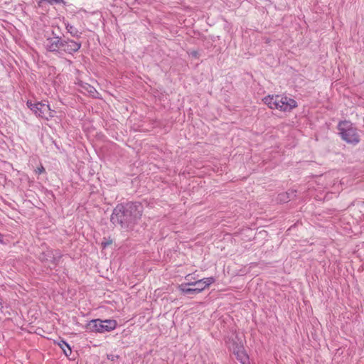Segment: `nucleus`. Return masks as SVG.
Listing matches in <instances>:
<instances>
[{
	"instance_id": "obj_5",
	"label": "nucleus",
	"mask_w": 364,
	"mask_h": 364,
	"mask_svg": "<svg viewBox=\"0 0 364 364\" xmlns=\"http://www.w3.org/2000/svg\"><path fill=\"white\" fill-rule=\"evenodd\" d=\"M339 134L344 141L350 144H358L360 141L357 129L349 121L341 122L338 125Z\"/></svg>"
},
{
	"instance_id": "obj_15",
	"label": "nucleus",
	"mask_w": 364,
	"mask_h": 364,
	"mask_svg": "<svg viewBox=\"0 0 364 364\" xmlns=\"http://www.w3.org/2000/svg\"><path fill=\"white\" fill-rule=\"evenodd\" d=\"M35 172H36V173H38V174L43 173L45 172V168H44V167L42 165H41L39 167H38L35 170Z\"/></svg>"
},
{
	"instance_id": "obj_9",
	"label": "nucleus",
	"mask_w": 364,
	"mask_h": 364,
	"mask_svg": "<svg viewBox=\"0 0 364 364\" xmlns=\"http://www.w3.org/2000/svg\"><path fill=\"white\" fill-rule=\"evenodd\" d=\"M215 279L214 277H207L201 279H198L194 282H189L188 284L194 287L195 289H199L198 294L203 291L205 288L208 287L210 284L214 283Z\"/></svg>"
},
{
	"instance_id": "obj_14",
	"label": "nucleus",
	"mask_w": 364,
	"mask_h": 364,
	"mask_svg": "<svg viewBox=\"0 0 364 364\" xmlns=\"http://www.w3.org/2000/svg\"><path fill=\"white\" fill-rule=\"evenodd\" d=\"M278 201L281 203H286L290 200V196L289 193H284L279 195Z\"/></svg>"
},
{
	"instance_id": "obj_6",
	"label": "nucleus",
	"mask_w": 364,
	"mask_h": 364,
	"mask_svg": "<svg viewBox=\"0 0 364 364\" xmlns=\"http://www.w3.org/2000/svg\"><path fill=\"white\" fill-rule=\"evenodd\" d=\"M27 106L35 113L36 116L48 120L54 116L53 111L50 108V106L46 103L39 102L36 103H32L31 102L28 101Z\"/></svg>"
},
{
	"instance_id": "obj_3",
	"label": "nucleus",
	"mask_w": 364,
	"mask_h": 364,
	"mask_svg": "<svg viewBox=\"0 0 364 364\" xmlns=\"http://www.w3.org/2000/svg\"><path fill=\"white\" fill-rule=\"evenodd\" d=\"M225 343L229 350L241 363L249 364V357L244 349L242 340L237 335H232Z\"/></svg>"
},
{
	"instance_id": "obj_7",
	"label": "nucleus",
	"mask_w": 364,
	"mask_h": 364,
	"mask_svg": "<svg viewBox=\"0 0 364 364\" xmlns=\"http://www.w3.org/2000/svg\"><path fill=\"white\" fill-rule=\"evenodd\" d=\"M80 48V42H77L70 38L62 39L60 51H63L68 54H73L77 52Z\"/></svg>"
},
{
	"instance_id": "obj_2",
	"label": "nucleus",
	"mask_w": 364,
	"mask_h": 364,
	"mask_svg": "<svg viewBox=\"0 0 364 364\" xmlns=\"http://www.w3.org/2000/svg\"><path fill=\"white\" fill-rule=\"evenodd\" d=\"M262 100L270 109H277L283 112H290L297 107L296 102L287 96L268 95Z\"/></svg>"
},
{
	"instance_id": "obj_18",
	"label": "nucleus",
	"mask_w": 364,
	"mask_h": 364,
	"mask_svg": "<svg viewBox=\"0 0 364 364\" xmlns=\"http://www.w3.org/2000/svg\"><path fill=\"white\" fill-rule=\"evenodd\" d=\"M109 244H111V242H102V245L103 246V247H106L107 246H108Z\"/></svg>"
},
{
	"instance_id": "obj_1",
	"label": "nucleus",
	"mask_w": 364,
	"mask_h": 364,
	"mask_svg": "<svg viewBox=\"0 0 364 364\" xmlns=\"http://www.w3.org/2000/svg\"><path fill=\"white\" fill-rule=\"evenodd\" d=\"M142 215V205L139 203H127L119 204L113 210L111 222L122 228H129L134 224Z\"/></svg>"
},
{
	"instance_id": "obj_8",
	"label": "nucleus",
	"mask_w": 364,
	"mask_h": 364,
	"mask_svg": "<svg viewBox=\"0 0 364 364\" xmlns=\"http://www.w3.org/2000/svg\"><path fill=\"white\" fill-rule=\"evenodd\" d=\"M62 39L58 36L48 37L45 41V47L50 52H60Z\"/></svg>"
},
{
	"instance_id": "obj_19",
	"label": "nucleus",
	"mask_w": 364,
	"mask_h": 364,
	"mask_svg": "<svg viewBox=\"0 0 364 364\" xmlns=\"http://www.w3.org/2000/svg\"><path fill=\"white\" fill-rule=\"evenodd\" d=\"M92 90H95L93 87H90V90H89L90 92H92Z\"/></svg>"
},
{
	"instance_id": "obj_10",
	"label": "nucleus",
	"mask_w": 364,
	"mask_h": 364,
	"mask_svg": "<svg viewBox=\"0 0 364 364\" xmlns=\"http://www.w3.org/2000/svg\"><path fill=\"white\" fill-rule=\"evenodd\" d=\"M190 285L188 284V282L182 283L178 286L179 291L183 295H192V294H198L199 289H195V287H188Z\"/></svg>"
},
{
	"instance_id": "obj_4",
	"label": "nucleus",
	"mask_w": 364,
	"mask_h": 364,
	"mask_svg": "<svg viewBox=\"0 0 364 364\" xmlns=\"http://www.w3.org/2000/svg\"><path fill=\"white\" fill-rule=\"evenodd\" d=\"M117 321L112 319H93L87 323L85 328L87 331L95 333H105L113 331L117 327Z\"/></svg>"
},
{
	"instance_id": "obj_17",
	"label": "nucleus",
	"mask_w": 364,
	"mask_h": 364,
	"mask_svg": "<svg viewBox=\"0 0 364 364\" xmlns=\"http://www.w3.org/2000/svg\"><path fill=\"white\" fill-rule=\"evenodd\" d=\"M193 275L192 274H188L185 277L186 282H193Z\"/></svg>"
},
{
	"instance_id": "obj_12",
	"label": "nucleus",
	"mask_w": 364,
	"mask_h": 364,
	"mask_svg": "<svg viewBox=\"0 0 364 364\" xmlns=\"http://www.w3.org/2000/svg\"><path fill=\"white\" fill-rule=\"evenodd\" d=\"M50 254H51L53 256L52 257L49 256L50 259L46 258V259L50 260L53 263H55L56 260L61 257V255L58 250H55V251L48 250V255H50Z\"/></svg>"
},
{
	"instance_id": "obj_11",
	"label": "nucleus",
	"mask_w": 364,
	"mask_h": 364,
	"mask_svg": "<svg viewBox=\"0 0 364 364\" xmlns=\"http://www.w3.org/2000/svg\"><path fill=\"white\" fill-rule=\"evenodd\" d=\"M65 26L68 32L75 38H80L82 33L80 32L75 26L70 24L68 22H64Z\"/></svg>"
},
{
	"instance_id": "obj_16",
	"label": "nucleus",
	"mask_w": 364,
	"mask_h": 364,
	"mask_svg": "<svg viewBox=\"0 0 364 364\" xmlns=\"http://www.w3.org/2000/svg\"><path fill=\"white\" fill-rule=\"evenodd\" d=\"M107 358L112 361L114 360L115 359L118 358L119 356L118 355H113V354H108L107 355Z\"/></svg>"
},
{
	"instance_id": "obj_13",
	"label": "nucleus",
	"mask_w": 364,
	"mask_h": 364,
	"mask_svg": "<svg viewBox=\"0 0 364 364\" xmlns=\"http://www.w3.org/2000/svg\"><path fill=\"white\" fill-rule=\"evenodd\" d=\"M59 346L61 348V349L63 350V352L66 356L69 355V354L71 353V352H72L71 348H70V346L65 341H62L59 343Z\"/></svg>"
}]
</instances>
